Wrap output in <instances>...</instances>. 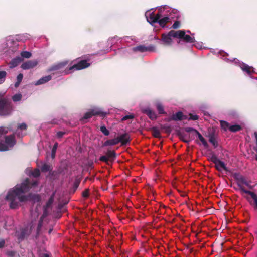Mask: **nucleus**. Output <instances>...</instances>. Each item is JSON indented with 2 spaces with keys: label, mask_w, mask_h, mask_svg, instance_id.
<instances>
[{
  "label": "nucleus",
  "mask_w": 257,
  "mask_h": 257,
  "mask_svg": "<svg viewBox=\"0 0 257 257\" xmlns=\"http://www.w3.org/2000/svg\"><path fill=\"white\" fill-rule=\"evenodd\" d=\"M13 110V105L10 99L6 97L0 98V116H9L12 114Z\"/></svg>",
  "instance_id": "f03ea898"
},
{
  "label": "nucleus",
  "mask_w": 257,
  "mask_h": 257,
  "mask_svg": "<svg viewBox=\"0 0 257 257\" xmlns=\"http://www.w3.org/2000/svg\"><path fill=\"white\" fill-rule=\"evenodd\" d=\"M133 50L134 52H137V51L141 52H146L147 50L146 46H145L144 45H139V46H137L136 47L133 48Z\"/></svg>",
  "instance_id": "bb28decb"
},
{
  "label": "nucleus",
  "mask_w": 257,
  "mask_h": 257,
  "mask_svg": "<svg viewBox=\"0 0 257 257\" xmlns=\"http://www.w3.org/2000/svg\"><path fill=\"white\" fill-rule=\"evenodd\" d=\"M198 139L201 142L202 144L205 147H207L208 145L205 139L203 138V137L201 135V134L199 132L197 135Z\"/></svg>",
  "instance_id": "473e14b6"
},
{
  "label": "nucleus",
  "mask_w": 257,
  "mask_h": 257,
  "mask_svg": "<svg viewBox=\"0 0 257 257\" xmlns=\"http://www.w3.org/2000/svg\"><path fill=\"white\" fill-rule=\"evenodd\" d=\"M7 72L5 71H0V84L3 83L7 76Z\"/></svg>",
  "instance_id": "2f4dec72"
},
{
  "label": "nucleus",
  "mask_w": 257,
  "mask_h": 257,
  "mask_svg": "<svg viewBox=\"0 0 257 257\" xmlns=\"http://www.w3.org/2000/svg\"><path fill=\"white\" fill-rule=\"evenodd\" d=\"M55 194V193H53V194L49 198L48 201H47V202L46 203L47 207H49L52 205V204L53 203Z\"/></svg>",
  "instance_id": "c9c22d12"
},
{
  "label": "nucleus",
  "mask_w": 257,
  "mask_h": 257,
  "mask_svg": "<svg viewBox=\"0 0 257 257\" xmlns=\"http://www.w3.org/2000/svg\"><path fill=\"white\" fill-rule=\"evenodd\" d=\"M7 131L4 127H0V135L5 134L7 133Z\"/></svg>",
  "instance_id": "6e6d98bb"
},
{
  "label": "nucleus",
  "mask_w": 257,
  "mask_h": 257,
  "mask_svg": "<svg viewBox=\"0 0 257 257\" xmlns=\"http://www.w3.org/2000/svg\"><path fill=\"white\" fill-rule=\"evenodd\" d=\"M170 18L168 17H165L162 19H160L157 22L160 26L164 27L167 23L169 21Z\"/></svg>",
  "instance_id": "a878e982"
},
{
  "label": "nucleus",
  "mask_w": 257,
  "mask_h": 257,
  "mask_svg": "<svg viewBox=\"0 0 257 257\" xmlns=\"http://www.w3.org/2000/svg\"><path fill=\"white\" fill-rule=\"evenodd\" d=\"M25 234L26 232L24 230L22 231L20 235H19L18 238L21 240L23 239L25 237Z\"/></svg>",
  "instance_id": "864d4df0"
},
{
  "label": "nucleus",
  "mask_w": 257,
  "mask_h": 257,
  "mask_svg": "<svg viewBox=\"0 0 257 257\" xmlns=\"http://www.w3.org/2000/svg\"><path fill=\"white\" fill-rule=\"evenodd\" d=\"M220 125L222 129H223L224 131H227V129L229 130V127L230 126L229 125V123L225 121L224 120H221L220 121Z\"/></svg>",
  "instance_id": "7c9ffc66"
},
{
  "label": "nucleus",
  "mask_w": 257,
  "mask_h": 257,
  "mask_svg": "<svg viewBox=\"0 0 257 257\" xmlns=\"http://www.w3.org/2000/svg\"><path fill=\"white\" fill-rule=\"evenodd\" d=\"M66 134V132L59 131L57 133V137L58 138H61Z\"/></svg>",
  "instance_id": "3c124183"
},
{
  "label": "nucleus",
  "mask_w": 257,
  "mask_h": 257,
  "mask_svg": "<svg viewBox=\"0 0 257 257\" xmlns=\"http://www.w3.org/2000/svg\"><path fill=\"white\" fill-rule=\"evenodd\" d=\"M89 192L90 190L89 189H86L84 191H83L82 193L83 197L85 198H88L89 196Z\"/></svg>",
  "instance_id": "de8ad7c7"
},
{
  "label": "nucleus",
  "mask_w": 257,
  "mask_h": 257,
  "mask_svg": "<svg viewBox=\"0 0 257 257\" xmlns=\"http://www.w3.org/2000/svg\"><path fill=\"white\" fill-rule=\"evenodd\" d=\"M179 224L181 226L180 227V230L183 233L185 231V229L184 228V227H183V225L182 224L179 223Z\"/></svg>",
  "instance_id": "680f3d73"
},
{
  "label": "nucleus",
  "mask_w": 257,
  "mask_h": 257,
  "mask_svg": "<svg viewBox=\"0 0 257 257\" xmlns=\"http://www.w3.org/2000/svg\"><path fill=\"white\" fill-rule=\"evenodd\" d=\"M99 160L102 162L107 163L109 161V159L107 156H102L100 157Z\"/></svg>",
  "instance_id": "8fccbe9b"
},
{
  "label": "nucleus",
  "mask_w": 257,
  "mask_h": 257,
  "mask_svg": "<svg viewBox=\"0 0 257 257\" xmlns=\"http://www.w3.org/2000/svg\"><path fill=\"white\" fill-rule=\"evenodd\" d=\"M34 198L36 199L38 201L40 200V197L39 195L38 194H35L34 195Z\"/></svg>",
  "instance_id": "e2e57ef3"
},
{
  "label": "nucleus",
  "mask_w": 257,
  "mask_h": 257,
  "mask_svg": "<svg viewBox=\"0 0 257 257\" xmlns=\"http://www.w3.org/2000/svg\"><path fill=\"white\" fill-rule=\"evenodd\" d=\"M22 95L20 93L16 94L12 96V100L14 102H18L21 100Z\"/></svg>",
  "instance_id": "72a5a7b5"
},
{
  "label": "nucleus",
  "mask_w": 257,
  "mask_h": 257,
  "mask_svg": "<svg viewBox=\"0 0 257 257\" xmlns=\"http://www.w3.org/2000/svg\"><path fill=\"white\" fill-rule=\"evenodd\" d=\"M176 38L177 31L171 30L167 33L162 34L161 40L164 45L170 46L172 44L174 40Z\"/></svg>",
  "instance_id": "20e7f679"
},
{
  "label": "nucleus",
  "mask_w": 257,
  "mask_h": 257,
  "mask_svg": "<svg viewBox=\"0 0 257 257\" xmlns=\"http://www.w3.org/2000/svg\"><path fill=\"white\" fill-rule=\"evenodd\" d=\"M119 143L118 139L115 138L113 139H109L106 141L103 144L104 146H113Z\"/></svg>",
  "instance_id": "412c9836"
},
{
  "label": "nucleus",
  "mask_w": 257,
  "mask_h": 257,
  "mask_svg": "<svg viewBox=\"0 0 257 257\" xmlns=\"http://www.w3.org/2000/svg\"><path fill=\"white\" fill-rule=\"evenodd\" d=\"M67 64V61L60 62L57 64L52 65L51 67L49 68L48 71L51 72L53 71L59 70L63 68Z\"/></svg>",
  "instance_id": "4468645a"
},
{
  "label": "nucleus",
  "mask_w": 257,
  "mask_h": 257,
  "mask_svg": "<svg viewBox=\"0 0 257 257\" xmlns=\"http://www.w3.org/2000/svg\"><path fill=\"white\" fill-rule=\"evenodd\" d=\"M210 160L211 162H212L213 163L215 164V165H217V163H218V161H219L220 160L218 159L217 156L214 155L212 154L211 156Z\"/></svg>",
  "instance_id": "79ce46f5"
},
{
  "label": "nucleus",
  "mask_w": 257,
  "mask_h": 257,
  "mask_svg": "<svg viewBox=\"0 0 257 257\" xmlns=\"http://www.w3.org/2000/svg\"><path fill=\"white\" fill-rule=\"evenodd\" d=\"M23 59L20 57H17L12 60L10 62V68H14L17 66L22 61Z\"/></svg>",
  "instance_id": "a211bd4d"
},
{
  "label": "nucleus",
  "mask_w": 257,
  "mask_h": 257,
  "mask_svg": "<svg viewBox=\"0 0 257 257\" xmlns=\"http://www.w3.org/2000/svg\"><path fill=\"white\" fill-rule=\"evenodd\" d=\"M178 193H180V195L181 197L185 198L184 201L182 203H181V204H183L184 203V202H186L188 198L187 197L186 193L183 192H181L178 189Z\"/></svg>",
  "instance_id": "49530a36"
},
{
  "label": "nucleus",
  "mask_w": 257,
  "mask_h": 257,
  "mask_svg": "<svg viewBox=\"0 0 257 257\" xmlns=\"http://www.w3.org/2000/svg\"><path fill=\"white\" fill-rule=\"evenodd\" d=\"M51 79L52 76L50 75L44 76L37 81V82L36 83V85H38L46 83V82L51 80Z\"/></svg>",
  "instance_id": "6ab92c4d"
},
{
  "label": "nucleus",
  "mask_w": 257,
  "mask_h": 257,
  "mask_svg": "<svg viewBox=\"0 0 257 257\" xmlns=\"http://www.w3.org/2000/svg\"><path fill=\"white\" fill-rule=\"evenodd\" d=\"M178 137L184 142L187 143L191 141L189 132L184 131V128L182 131L178 130Z\"/></svg>",
  "instance_id": "9b49d317"
},
{
  "label": "nucleus",
  "mask_w": 257,
  "mask_h": 257,
  "mask_svg": "<svg viewBox=\"0 0 257 257\" xmlns=\"http://www.w3.org/2000/svg\"><path fill=\"white\" fill-rule=\"evenodd\" d=\"M146 51H154L155 50V47L154 45H151L146 47Z\"/></svg>",
  "instance_id": "603ef678"
},
{
  "label": "nucleus",
  "mask_w": 257,
  "mask_h": 257,
  "mask_svg": "<svg viewBox=\"0 0 257 257\" xmlns=\"http://www.w3.org/2000/svg\"><path fill=\"white\" fill-rule=\"evenodd\" d=\"M147 13L146 14V16L147 19V21L149 23L152 24L157 22V19H155V16L154 12L149 13L148 16Z\"/></svg>",
  "instance_id": "4be33fe9"
},
{
  "label": "nucleus",
  "mask_w": 257,
  "mask_h": 257,
  "mask_svg": "<svg viewBox=\"0 0 257 257\" xmlns=\"http://www.w3.org/2000/svg\"><path fill=\"white\" fill-rule=\"evenodd\" d=\"M242 129L241 126L239 124H235L230 125L229 127V130L231 132H236L240 131Z\"/></svg>",
  "instance_id": "cd10ccee"
},
{
  "label": "nucleus",
  "mask_w": 257,
  "mask_h": 257,
  "mask_svg": "<svg viewBox=\"0 0 257 257\" xmlns=\"http://www.w3.org/2000/svg\"><path fill=\"white\" fill-rule=\"evenodd\" d=\"M31 175L35 178H37L40 176V171L39 169H35L32 172Z\"/></svg>",
  "instance_id": "58836bf2"
},
{
  "label": "nucleus",
  "mask_w": 257,
  "mask_h": 257,
  "mask_svg": "<svg viewBox=\"0 0 257 257\" xmlns=\"http://www.w3.org/2000/svg\"><path fill=\"white\" fill-rule=\"evenodd\" d=\"M242 184H245L246 186H248L249 185L248 183L247 182V181H246L245 178L244 177H243L242 176H241V177H239V178H238V181L237 183V185L238 187V190H239V184L243 187V186L242 185Z\"/></svg>",
  "instance_id": "393cba45"
},
{
  "label": "nucleus",
  "mask_w": 257,
  "mask_h": 257,
  "mask_svg": "<svg viewBox=\"0 0 257 257\" xmlns=\"http://www.w3.org/2000/svg\"><path fill=\"white\" fill-rule=\"evenodd\" d=\"M50 166L46 164L42 165L41 170L42 172H47L50 170Z\"/></svg>",
  "instance_id": "c03bdc74"
},
{
  "label": "nucleus",
  "mask_w": 257,
  "mask_h": 257,
  "mask_svg": "<svg viewBox=\"0 0 257 257\" xmlns=\"http://www.w3.org/2000/svg\"><path fill=\"white\" fill-rule=\"evenodd\" d=\"M171 120H177V113H174L171 116L165 119V121L167 122Z\"/></svg>",
  "instance_id": "a19ab883"
},
{
  "label": "nucleus",
  "mask_w": 257,
  "mask_h": 257,
  "mask_svg": "<svg viewBox=\"0 0 257 257\" xmlns=\"http://www.w3.org/2000/svg\"><path fill=\"white\" fill-rule=\"evenodd\" d=\"M20 82L17 81L15 84V87L16 88L18 87L20 85Z\"/></svg>",
  "instance_id": "69168bd1"
},
{
  "label": "nucleus",
  "mask_w": 257,
  "mask_h": 257,
  "mask_svg": "<svg viewBox=\"0 0 257 257\" xmlns=\"http://www.w3.org/2000/svg\"><path fill=\"white\" fill-rule=\"evenodd\" d=\"M52 231H53V228H50L48 231V233L49 234H51Z\"/></svg>",
  "instance_id": "774afa93"
},
{
  "label": "nucleus",
  "mask_w": 257,
  "mask_h": 257,
  "mask_svg": "<svg viewBox=\"0 0 257 257\" xmlns=\"http://www.w3.org/2000/svg\"><path fill=\"white\" fill-rule=\"evenodd\" d=\"M42 225H43V218L41 217V219H40V220L39 221V223H38L37 228V233L38 234L39 233V232L41 230V229L42 227Z\"/></svg>",
  "instance_id": "37998d69"
},
{
  "label": "nucleus",
  "mask_w": 257,
  "mask_h": 257,
  "mask_svg": "<svg viewBox=\"0 0 257 257\" xmlns=\"http://www.w3.org/2000/svg\"><path fill=\"white\" fill-rule=\"evenodd\" d=\"M38 183L37 180L27 178L22 183L17 184L13 189L9 191L6 196V200L10 202V207L13 209H16L20 202H25L29 200L31 194L28 195L25 194L32 188L37 186Z\"/></svg>",
  "instance_id": "f257e3e1"
},
{
  "label": "nucleus",
  "mask_w": 257,
  "mask_h": 257,
  "mask_svg": "<svg viewBox=\"0 0 257 257\" xmlns=\"http://www.w3.org/2000/svg\"><path fill=\"white\" fill-rule=\"evenodd\" d=\"M16 254V252L11 251L7 252V255L10 257H14Z\"/></svg>",
  "instance_id": "4d7b16f0"
},
{
  "label": "nucleus",
  "mask_w": 257,
  "mask_h": 257,
  "mask_svg": "<svg viewBox=\"0 0 257 257\" xmlns=\"http://www.w3.org/2000/svg\"><path fill=\"white\" fill-rule=\"evenodd\" d=\"M234 176L235 179L237 181H238V178H239V177L241 176V175H240L239 174H235Z\"/></svg>",
  "instance_id": "052dcab7"
},
{
  "label": "nucleus",
  "mask_w": 257,
  "mask_h": 257,
  "mask_svg": "<svg viewBox=\"0 0 257 257\" xmlns=\"http://www.w3.org/2000/svg\"><path fill=\"white\" fill-rule=\"evenodd\" d=\"M21 56L23 58H29L31 57L32 54L28 51H22L21 53Z\"/></svg>",
  "instance_id": "e433bc0d"
},
{
  "label": "nucleus",
  "mask_w": 257,
  "mask_h": 257,
  "mask_svg": "<svg viewBox=\"0 0 257 257\" xmlns=\"http://www.w3.org/2000/svg\"><path fill=\"white\" fill-rule=\"evenodd\" d=\"M107 115L106 112L102 111L99 108H94L90 110L89 111L86 112L84 116L81 118L80 121L83 123H86L85 120L91 118L93 116H100L105 117Z\"/></svg>",
  "instance_id": "39448f33"
},
{
  "label": "nucleus",
  "mask_w": 257,
  "mask_h": 257,
  "mask_svg": "<svg viewBox=\"0 0 257 257\" xmlns=\"http://www.w3.org/2000/svg\"><path fill=\"white\" fill-rule=\"evenodd\" d=\"M18 128L21 130H26L27 125L25 123H22L19 125Z\"/></svg>",
  "instance_id": "09e8293b"
},
{
  "label": "nucleus",
  "mask_w": 257,
  "mask_h": 257,
  "mask_svg": "<svg viewBox=\"0 0 257 257\" xmlns=\"http://www.w3.org/2000/svg\"><path fill=\"white\" fill-rule=\"evenodd\" d=\"M106 156L109 158L115 159L116 157V154L114 150H108L106 152Z\"/></svg>",
  "instance_id": "c756f323"
},
{
  "label": "nucleus",
  "mask_w": 257,
  "mask_h": 257,
  "mask_svg": "<svg viewBox=\"0 0 257 257\" xmlns=\"http://www.w3.org/2000/svg\"><path fill=\"white\" fill-rule=\"evenodd\" d=\"M38 64V61L36 60H29L23 63L21 67L24 70H27L33 68Z\"/></svg>",
  "instance_id": "ddd939ff"
},
{
  "label": "nucleus",
  "mask_w": 257,
  "mask_h": 257,
  "mask_svg": "<svg viewBox=\"0 0 257 257\" xmlns=\"http://www.w3.org/2000/svg\"><path fill=\"white\" fill-rule=\"evenodd\" d=\"M5 245V240L3 239H0V248H3Z\"/></svg>",
  "instance_id": "13d9d810"
},
{
  "label": "nucleus",
  "mask_w": 257,
  "mask_h": 257,
  "mask_svg": "<svg viewBox=\"0 0 257 257\" xmlns=\"http://www.w3.org/2000/svg\"><path fill=\"white\" fill-rule=\"evenodd\" d=\"M100 130L105 136H108L110 134L109 130L104 125L100 126Z\"/></svg>",
  "instance_id": "4c0bfd02"
},
{
  "label": "nucleus",
  "mask_w": 257,
  "mask_h": 257,
  "mask_svg": "<svg viewBox=\"0 0 257 257\" xmlns=\"http://www.w3.org/2000/svg\"><path fill=\"white\" fill-rule=\"evenodd\" d=\"M142 112L147 115L151 120H155L158 117L156 113L149 108L142 109Z\"/></svg>",
  "instance_id": "f8f14e48"
},
{
  "label": "nucleus",
  "mask_w": 257,
  "mask_h": 257,
  "mask_svg": "<svg viewBox=\"0 0 257 257\" xmlns=\"http://www.w3.org/2000/svg\"><path fill=\"white\" fill-rule=\"evenodd\" d=\"M160 128L162 130H164L165 133L167 134H170L172 131V127L168 125L167 124H161Z\"/></svg>",
  "instance_id": "c85d7f7f"
},
{
  "label": "nucleus",
  "mask_w": 257,
  "mask_h": 257,
  "mask_svg": "<svg viewBox=\"0 0 257 257\" xmlns=\"http://www.w3.org/2000/svg\"><path fill=\"white\" fill-rule=\"evenodd\" d=\"M90 64L86 60H81L69 68V71L80 70L90 66Z\"/></svg>",
  "instance_id": "0eeeda50"
},
{
  "label": "nucleus",
  "mask_w": 257,
  "mask_h": 257,
  "mask_svg": "<svg viewBox=\"0 0 257 257\" xmlns=\"http://www.w3.org/2000/svg\"><path fill=\"white\" fill-rule=\"evenodd\" d=\"M134 118V115L132 114H131L129 115H126L124 116V117H123L121 119V121H124L127 119H133Z\"/></svg>",
  "instance_id": "a18cd8bd"
},
{
  "label": "nucleus",
  "mask_w": 257,
  "mask_h": 257,
  "mask_svg": "<svg viewBox=\"0 0 257 257\" xmlns=\"http://www.w3.org/2000/svg\"><path fill=\"white\" fill-rule=\"evenodd\" d=\"M239 191L242 195H243V193H245L251 196V198L253 200V203L252 205L254 206V208L257 209V195L253 192L245 190L244 188L240 184L239 185Z\"/></svg>",
  "instance_id": "1a4fd4ad"
},
{
  "label": "nucleus",
  "mask_w": 257,
  "mask_h": 257,
  "mask_svg": "<svg viewBox=\"0 0 257 257\" xmlns=\"http://www.w3.org/2000/svg\"><path fill=\"white\" fill-rule=\"evenodd\" d=\"M184 131L189 132L191 141L194 139L195 137L197 136L199 133V132L196 129L189 127H185Z\"/></svg>",
  "instance_id": "f3484780"
},
{
  "label": "nucleus",
  "mask_w": 257,
  "mask_h": 257,
  "mask_svg": "<svg viewBox=\"0 0 257 257\" xmlns=\"http://www.w3.org/2000/svg\"><path fill=\"white\" fill-rule=\"evenodd\" d=\"M155 19H157V22L158 21V20L161 18V15L159 12H158L156 15L155 14Z\"/></svg>",
  "instance_id": "bf43d9fd"
},
{
  "label": "nucleus",
  "mask_w": 257,
  "mask_h": 257,
  "mask_svg": "<svg viewBox=\"0 0 257 257\" xmlns=\"http://www.w3.org/2000/svg\"><path fill=\"white\" fill-rule=\"evenodd\" d=\"M215 167L216 169L219 171H221L222 170H224L226 171H228V169L225 166L224 163L220 160L218 161L217 165H215Z\"/></svg>",
  "instance_id": "aec40b11"
},
{
  "label": "nucleus",
  "mask_w": 257,
  "mask_h": 257,
  "mask_svg": "<svg viewBox=\"0 0 257 257\" xmlns=\"http://www.w3.org/2000/svg\"><path fill=\"white\" fill-rule=\"evenodd\" d=\"M152 135L153 137L160 138L161 137L160 132L156 127H153L150 129Z\"/></svg>",
  "instance_id": "b1692460"
},
{
  "label": "nucleus",
  "mask_w": 257,
  "mask_h": 257,
  "mask_svg": "<svg viewBox=\"0 0 257 257\" xmlns=\"http://www.w3.org/2000/svg\"><path fill=\"white\" fill-rule=\"evenodd\" d=\"M206 136L209 139V142L213 145L214 147H217L218 143L216 141V135L215 129L213 128H209L208 135Z\"/></svg>",
  "instance_id": "6e6552de"
},
{
  "label": "nucleus",
  "mask_w": 257,
  "mask_h": 257,
  "mask_svg": "<svg viewBox=\"0 0 257 257\" xmlns=\"http://www.w3.org/2000/svg\"><path fill=\"white\" fill-rule=\"evenodd\" d=\"M23 78V75L22 73H20L17 77V81L21 82Z\"/></svg>",
  "instance_id": "5fc2aeb1"
},
{
  "label": "nucleus",
  "mask_w": 257,
  "mask_h": 257,
  "mask_svg": "<svg viewBox=\"0 0 257 257\" xmlns=\"http://www.w3.org/2000/svg\"><path fill=\"white\" fill-rule=\"evenodd\" d=\"M5 143L0 141V151H6L9 148H12L16 143L15 136L14 134L5 137Z\"/></svg>",
  "instance_id": "7ed1b4c3"
},
{
  "label": "nucleus",
  "mask_w": 257,
  "mask_h": 257,
  "mask_svg": "<svg viewBox=\"0 0 257 257\" xmlns=\"http://www.w3.org/2000/svg\"><path fill=\"white\" fill-rule=\"evenodd\" d=\"M42 257H51L50 255L47 253L43 254Z\"/></svg>",
  "instance_id": "338daca9"
},
{
  "label": "nucleus",
  "mask_w": 257,
  "mask_h": 257,
  "mask_svg": "<svg viewBox=\"0 0 257 257\" xmlns=\"http://www.w3.org/2000/svg\"><path fill=\"white\" fill-rule=\"evenodd\" d=\"M241 69L243 71L246 72L248 74L254 73L253 68L248 66L246 64H243L241 66Z\"/></svg>",
  "instance_id": "5701e85b"
},
{
  "label": "nucleus",
  "mask_w": 257,
  "mask_h": 257,
  "mask_svg": "<svg viewBox=\"0 0 257 257\" xmlns=\"http://www.w3.org/2000/svg\"><path fill=\"white\" fill-rule=\"evenodd\" d=\"M189 117L186 115H184L181 111H178V121L183 120H196L199 118L198 116L197 115H193L191 113H189Z\"/></svg>",
  "instance_id": "9d476101"
},
{
  "label": "nucleus",
  "mask_w": 257,
  "mask_h": 257,
  "mask_svg": "<svg viewBox=\"0 0 257 257\" xmlns=\"http://www.w3.org/2000/svg\"><path fill=\"white\" fill-rule=\"evenodd\" d=\"M178 43L181 42L185 43H193L195 41L194 37L186 34L185 31L184 30H178Z\"/></svg>",
  "instance_id": "423d86ee"
},
{
  "label": "nucleus",
  "mask_w": 257,
  "mask_h": 257,
  "mask_svg": "<svg viewBox=\"0 0 257 257\" xmlns=\"http://www.w3.org/2000/svg\"><path fill=\"white\" fill-rule=\"evenodd\" d=\"M81 182V179L79 178H77L75 179L74 184H73V188L74 189V191L78 188L79 187L80 183Z\"/></svg>",
  "instance_id": "ea45409f"
},
{
  "label": "nucleus",
  "mask_w": 257,
  "mask_h": 257,
  "mask_svg": "<svg viewBox=\"0 0 257 257\" xmlns=\"http://www.w3.org/2000/svg\"><path fill=\"white\" fill-rule=\"evenodd\" d=\"M172 27L174 28V29H176L177 28V20L175 21L173 25H172Z\"/></svg>",
  "instance_id": "0e129e2a"
},
{
  "label": "nucleus",
  "mask_w": 257,
  "mask_h": 257,
  "mask_svg": "<svg viewBox=\"0 0 257 257\" xmlns=\"http://www.w3.org/2000/svg\"><path fill=\"white\" fill-rule=\"evenodd\" d=\"M58 146V143L57 142H56L54 144V145L53 147V148L52 149V151H51V157L53 159H54L55 157L56 152V150L57 149Z\"/></svg>",
  "instance_id": "f704fd0d"
},
{
  "label": "nucleus",
  "mask_w": 257,
  "mask_h": 257,
  "mask_svg": "<svg viewBox=\"0 0 257 257\" xmlns=\"http://www.w3.org/2000/svg\"><path fill=\"white\" fill-rule=\"evenodd\" d=\"M117 138L118 139L119 143L120 142L122 145H125L130 141V136L127 133H124Z\"/></svg>",
  "instance_id": "2eb2a0df"
},
{
  "label": "nucleus",
  "mask_w": 257,
  "mask_h": 257,
  "mask_svg": "<svg viewBox=\"0 0 257 257\" xmlns=\"http://www.w3.org/2000/svg\"><path fill=\"white\" fill-rule=\"evenodd\" d=\"M154 105L158 114L160 115H166L167 113L164 110V106L162 103L159 101H157L155 103Z\"/></svg>",
  "instance_id": "dca6fc26"
}]
</instances>
